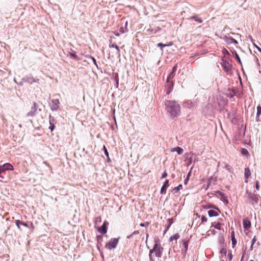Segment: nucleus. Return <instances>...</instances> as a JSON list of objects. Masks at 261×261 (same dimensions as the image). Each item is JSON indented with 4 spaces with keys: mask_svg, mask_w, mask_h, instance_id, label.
<instances>
[{
    "mask_svg": "<svg viewBox=\"0 0 261 261\" xmlns=\"http://www.w3.org/2000/svg\"><path fill=\"white\" fill-rule=\"evenodd\" d=\"M165 105L166 106L167 112L169 113L172 117H176L179 113L180 107L175 100H167Z\"/></svg>",
    "mask_w": 261,
    "mask_h": 261,
    "instance_id": "f257e3e1",
    "label": "nucleus"
},
{
    "mask_svg": "<svg viewBox=\"0 0 261 261\" xmlns=\"http://www.w3.org/2000/svg\"><path fill=\"white\" fill-rule=\"evenodd\" d=\"M120 237L118 238H113L110 239L109 242L106 245V248L109 250L116 248L118 243Z\"/></svg>",
    "mask_w": 261,
    "mask_h": 261,
    "instance_id": "f03ea898",
    "label": "nucleus"
},
{
    "mask_svg": "<svg viewBox=\"0 0 261 261\" xmlns=\"http://www.w3.org/2000/svg\"><path fill=\"white\" fill-rule=\"evenodd\" d=\"M220 64L225 72L227 74L231 73L232 66L227 60L222 59Z\"/></svg>",
    "mask_w": 261,
    "mask_h": 261,
    "instance_id": "7ed1b4c3",
    "label": "nucleus"
},
{
    "mask_svg": "<svg viewBox=\"0 0 261 261\" xmlns=\"http://www.w3.org/2000/svg\"><path fill=\"white\" fill-rule=\"evenodd\" d=\"M246 193L248 194V198L249 200H250V203L253 204V202H254L255 203H258V195L255 193H252L251 192H249L248 190H246Z\"/></svg>",
    "mask_w": 261,
    "mask_h": 261,
    "instance_id": "20e7f679",
    "label": "nucleus"
},
{
    "mask_svg": "<svg viewBox=\"0 0 261 261\" xmlns=\"http://www.w3.org/2000/svg\"><path fill=\"white\" fill-rule=\"evenodd\" d=\"M50 109L53 111H57L59 108L60 101L58 99H54L51 100L49 103Z\"/></svg>",
    "mask_w": 261,
    "mask_h": 261,
    "instance_id": "39448f33",
    "label": "nucleus"
},
{
    "mask_svg": "<svg viewBox=\"0 0 261 261\" xmlns=\"http://www.w3.org/2000/svg\"><path fill=\"white\" fill-rule=\"evenodd\" d=\"M38 108V105L36 102L34 101L33 106L31 107L30 111L27 114L26 116L27 117L35 116L37 114V111Z\"/></svg>",
    "mask_w": 261,
    "mask_h": 261,
    "instance_id": "423d86ee",
    "label": "nucleus"
},
{
    "mask_svg": "<svg viewBox=\"0 0 261 261\" xmlns=\"http://www.w3.org/2000/svg\"><path fill=\"white\" fill-rule=\"evenodd\" d=\"M109 222L107 221H105L101 226L97 227V229L99 232L101 234H105L107 233L108 230V225Z\"/></svg>",
    "mask_w": 261,
    "mask_h": 261,
    "instance_id": "0eeeda50",
    "label": "nucleus"
},
{
    "mask_svg": "<svg viewBox=\"0 0 261 261\" xmlns=\"http://www.w3.org/2000/svg\"><path fill=\"white\" fill-rule=\"evenodd\" d=\"M155 244H157V247L154 251L155 256L158 257H161L162 255L163 250V247L161 246L160 243L155 241Z\"/></svg>",
    "mask_w": 261,
    "mask_h": 261,
    "instance_id": "6e6552de",
    "label": "nucleus"
},
{
    "mask_svg": "<svg viewBox=\"0 0 261 261\" xmlns=\"http://www.w3.org/2000/svg\"><path fill=\"white\" fill-rule=\"evenodd\" d=\"M173 86H174V83L173 81H171L170 80H169V81H168V82L167 80L166 81V83L165 85V87L167 89V91L166 92L167 94H169L171 92V91L173 90Z\"/></svg>",
    "mask_w": 261,
    "mask_h": 261,
    "instance_id": "1a4fd4ad",
    "label": "nucleus"
},
{
    "mask_svg": "<svg viewBox=\"0 0 261 261\" xmlns=\"http://www.w3.org/2000/svg\"><path fill=\"white\" fill-rule=\"evenodd\" d=\"M22 81L24 82L32 84L33 83H38L39 79H35L32 76L25 77L22 79Z\"/></svg>",
    "mask_w": 261,
    "mask_h": 261,
    "instance_id": "9d476101",
    "label": "nucleus"
},
{
    "mask_svg": "<svg viewBox=\"0 0 261 261\" xmlns=\"http://www.w3.org/2000/svg\"><path fill=\"white\" fill-rule=\"evenodd\" d=\"M169 180L166 179L165 180L163 185L161 187V191H160V194H165L166 193L167 189L169 187Z\"/></svg>",
    "mask_w": 261,
    "mask_h": 261,
    "instance_id": "9b49d317",
    "label": "nucleus"
},
{
    "mask_svg": "<svg viewBox=\"0 0 261 261\" xmlns=\"http://www.w3.org/2000/svg\"><path fill=\"white\" fill-rule=\"evenodd\" d=\"M243 227L245 229L248 230L251 227V222L247 219L245 218L243 220Z\"/></svg>",
    "mask_w": 261,
    "mask_h": 261,
    "instance_id": "f8f14e48",
    "label": "nucleus"
},
{
    "mask_svg": "<svg viewBox=\"0 0 261 261\" xmlns=\"http://www.w3.org/2000/svg\"><path fill=\"white\" fill-rule=\"evenodd\" d=\"M176 68L177 66L176 65L173 67L172 71L170 72V73H169L167 77V80L168 82V81H169V80H171V79H172L174 76L175 74V72L176 71Z\"/></svg>",
    "mask_w": 261,
    "mask_h": 261,
    "instance_id": "ddd939ff",
    "label": "nucleus"
},
{
    "mask_svg": "<svg viewBox=\"0 0 261 261\" xmlns=\"http://www.w3.org/2000/svg\"><path fill=\"white\" fill-rule=\"evenodd\" d=\"M97 247L99 251H100V247L102 246V243L103 238L101 235H97Z\"/></svg>",
    "mask_w": 261,
    "mask_h": 261,
    "instance_id": "4468645a",
    "label": "nucleus"
},
{
    "mask_svg": "<svg viewBox=\"0 0 261 261\" xmlns=\"http://www.w3.org/2000/svg\"><path fill=\"white\" fill-rule=\"evenodd\" d=\"M67 56L70 57V58H73L77 61L81 60V58L76 55V52L74 50H72L71 52H68Z\"/></svg>",
    "mask_w": 261,
    "mask_h": 261,
    "instance_id": "2eb2a0df",
    "label": "nucleus"
},
{
    "mask_svg": "<svg viewBox=\"0 0 261 261\" xmlns=\"http://www.w3.org/2000/svg\"><path fill=\"white\" fill-rule=\"evenodd\" d=\"M250 175H251V172H250V169L248 167L245 168V172H244V177L246 179L245 181V182L247 183L248 182L247 179L249 178V177L250 176Z\"/></svg>",
    "mask_w": 261,
    "mask_h": 261,
    "instance_id": "dca6fc26",
    "label": "nucleus"
},
{
    "mask_svg": "<svg viewBox=\"0 0 261 261\" xmlns=\"http://www.w3.org/2000/svg\"><path fill=\"white\" fill-rule=\"evenodd\" d=\"M236 113H237V110L232 109V111L228 113L227 117L229 119L233 120V119L235 118Z\"/></svg>",
    "mask_w": 261,
    "mask_h": 261,
    "instance_id": "f3484780",
    "label": "nucleus"
},
{
    "mask_svg": "<svg viewBox=\"0 0 261 261\" xmlns=\"http://www.w3.org/2000/svg\"><path fill=\"white\" fill-rule=\"evenodd\" d=\"M182 245L184 247V250H182V253L186 255L188 248V241L184 240L182 241Z\"/></svg>",
    "mask_w": 261,
    "mask_h": 261,
    "instance_id": "a211bd4d",
    "label": "nucleus"
},
{
    "mask_svg": "<svg viewBox=\"0 0 261 261\" xmlns=\"http://www.w3.org/2000/svg\"><path fill=\"white\" fill-rule=\"evenodd\" d=\"M4 169H5V171L6 170H13V166L9 164L6 163L2 166Z\"/></svg>",
    "mask_w": 261,
    "mask_h": 261,
    "instance_id": "6ab92c4d",
    "label": "nucleus"
},
{
    "mask_svg": "<svg viewBox=\"0 0 261 261\" xmlns=\"http://www.w3.org/2000/svg\"><path fill=\"white\" fill-rule=\"evenodd\" d=\"M261 115V106L260 105H258L257 107V113H256V121L258 122L260 121L261 119H260V115Z\"/></svg>",
    "mask_w": 261,
    "mask_h": 261,
    "instance_id": "aec40b11",
    "label": "nucleus"
},
{
    "mask_svg": "<svg viewBox=\"0 0 261 261\" xmlns=\"http://www.w3.org/2000/svg\"><path fill=\"white\" fill-rule=\"evenodd\" d=\"M230 237H231V241H232V246L233 248H234L237 243V240L235 238L234 231H231V234H230Z\"/></svg>",
    "mask_w": 261,
    "mask_h": 261,
    "instance_id": "412c9836",
    "label": "nucleus"
},
{
    "mask_svg": "<svg viewBox=\"0 0 261 261\" xmlns=\"http://www.w3.org/2000/svg\"><path fill=\"white\" fill-rule=\"evenodd\" d=\"M232 54L233 56H234L235 59L239 62V63L242 67V64L241 60L240 59V58L239 55L237 54L236 51H235V50L232 51Z\"/></svg>",
    "mask_w": 261,
    "mask_h": 261,
    "instance_id": "4be33fe9",
    "label": "nucleus"
},
{
    "mask_svg": "<svg viewBox=\"0 0 261 261\" xmlns=\"http://www.w3.org/2000/svg\"><path fill=\"white\" fill-rule=\"evenodd\" d=\"M208 215L210 217H217L219 215V213L214 210H210L208 211Z\"/></svg>",
    "mask_w": 261,
    "mask_h": 261,
    "instance_id": "5701e85b",
    "label": "nucleus"
},
{
    "mask_svg": "<svg viewBox=\"0 0 261 261\" xmlns=\"http://www.w3.org/2000/svg\"><path fill=\"white\" fill-rule=\"evenodd\" d=\"M171 151L172 152L176 151V152H177L178 154L180 155V154H181L183 153L184 150L180 147L177 146V147H174V148H172V149L171 150Z\"/></svg>",
    "mask_w": 261,
    "mask_h": 261,
    "instance_id": "b1692460",
    "label": "nucleus"
},
{
    "mask_svg": "<svg viewBox=\"0 0 261 261\" xmlns=\"http://www.w3.org/2000/svg\"><path fill=\"white\" fill-rule=\"evenodd\" d=\"M110 47L115 48L117 49V54L120 56V50L119 46L115 43L113 44H109Z\"/></svg>",
    "mask_w": 261,
    "mask_h": 261,
    "instance_id": "393cba45",
    "label": "nucleus"
},
{
    "mask_svg": "<svg viewBox=\"0 0 261 261\" xmlns=\"http://www.w3.org/2000/svg\"><path fill=\"white\" fill-rule=\"evenodd\" d=\"M203 207L204 208H206V209L213 208L214 209L217 210L219 213H221L220 210L217 207H216L215 205L211 204H207L203 206Z\"/></svg>",
    "mask_w": 261,
    "mask_h": 261,
    "instance_id": "a878e982",
    "label": "nucleus"
},
{
    "mask_svg": "<svg viewBox=\"0 0 261 261\" xmlns=\"http://www.w3.org/2000/svg\"><path fill=\"white\" fill-rule=\"evenodd\" d=\"M223 39L225 41V42L227 44H230L232 43V37H229L226 36H224L223 38Z\"/></svg>",
    "mask_w": 261,
    "mask_h": 261,
    "instance_id": "bb28decb",
    "label": "nucleus"
},
{
    "mask_svg": "<svg viewBox=\"0 0 261 261\" xmlns=\"http://www.w3.org/2000/svg\"><path fill=\"white\" fill-rule=\"evenodd\" d=\"M225 244L224 243H223L222 244H221V248L220 249V253L221 254H224L225 256L226 255V253H227V250L226 249H225Z\"/></svg>",
    "mask_w": 261,
    "mask_h": 261,
    "instance_id": "cd10ccee",
    "label": "nucleus"
},
{
    "mask_svg": "<svg viewBox=\"0 0 261 261\" xmlns=\"http://www.w3.org/2000/svg\"><path fill=\"white\" fill-rule=\"evenodd\" d=\"M241 153L242 155L246 156H248V155H249V153L248 151L247 150V149H246V148H241Z\"/></svg>",
    "mask_w": 261,
    "mask_h": 261,
    "instance_id": "c85d7f7f",
    "label": "nucleus"
},
{
    "mask_svg": "<svg viewBox=\"0 0 261 261\" xmlns=\"http://www.w3.org/2000/svg\"><path fill=\"white\" fill-rule=\"evenodd\" d=\"M220 200L223 201L225 204H228L229 203L227 197L224 194L221 197Z\"/></svg>",
    "mask_w": 261,
    "mask_h": 261,
    "instance_id": "c756f323",
    "label": "nucleus"
},
{
    "mask_svg": "<svg viewBox=\"0 0 261 261\" xmlns=\"http://www.w3.org/2000/svg\"><path fill=\"white\" fill-rule=\"evenodd\" d=\"M191 18L193 19V20H194L198 22L199 23H202V20L200 18L198 17L196 15L192 16L191 17Z\"/></svg>",
    "mask_w": 261,
    "mask_h": 261,
    "instance_id": "7c9ffc66",
    "label": "nucleus"
},
{
    "mask_svg": "<svg viewBox=\"0 0 261 261\" xmlns=\"http://www.w3.org/2000/svg\"><path fill=\"white\" fill-rule=\"evenodd\" d=\"M179 238V234L178 233H175V234H174L173 236H171L169 240H170V241H172L174 240H177V239H178Z\"/></svg>",
    "mask_w": 261,
    "mask_h": 261,
    "instance_id": "2f4dec72",
    "label": "nucleus"
},
{
    "mask_svg": "<svg viewBox=\"0 0 261 261\" xmlns=\"http://www.w3.org/2000/svg\"><path fill=\"white\" fill-rule=\"evenodd\" d=\"M182 189V186L181 184H179L178 186L175 187L173 191L174 192V193H177L179 190Z\"/></svg>",
    "mask_w": 261,
    "mask_h": 261,
    "instance_id": "473e14b6",
    "label": "nucleus"
},
{
    "mask_svg": "<svg viewBox=\"0 0 261 261\" xmlns=\"http://www.w3.org/2000/svg\"><path fill=\"white\" fill-rule=\"evenodd\" d=\"M49 123L56 124L57 123V120H56V119L54 117L51 116L50 115H49Z\"/></svg>",
    "mask_w": 261,
    "mask_h": 261,
    "instance_id": "72a5a7b5",
    "label": "nucleus"
},
{
    "mask_svg": "<svg viewBox=\"0 0 261 261\" xmlns=\"http://www.w3.org/2000/svg\"><path fill=\"white\" fill-rule=\"evenodd\" d=\"M127 24V22H125V28L124 29L123 27H121L119 29V31L121 34L124 33L125 32L127 31L126 25Z\"/></svg>",
    "mask_w": 261,
    "mask_h": 261,
    "instance_id": "f704fd0d",
    "label": "nucleus"
},
{
    "mask_svg": "<svg viewBox=\"0 0 261 261\" xmlns=\"http://www.w3.org/2000/svg\"><path fill=\"white\" fill-rule=\"evenodd\" d=\"M156 247H157V244H155V243L153 245V248L152 249H150V251H149V255H152V254L154 252V251H155V249L156 248Z\"/></svg>",
    "mask_w": 261,
    "mask_h": 261,
    "instance_id": "c9c22d12",
    "label": "nucleus"
},
{
    "mask_svg": "<svg viewBox=\"0 0 261 261\" xmlns=\"http://www.w3.org/2000/svg\"><path fill=\"white\" fill-rule=\"evenodd\" d=\"M114 79H115V81L116 82V86L117 88L118 87V85H119V79H118V73L115 74Z\"/></svg>",
    "mask_w": 261,
    "mask_h": 261,
    "instance_id": "e433bc0d",
    "label": "nucleus"
},
{
    "mask_svg": "<svg viewBox=\"0 0 261 261\" xmlns=\"http://www.w3.org/2000/svg\"><path fill=\"white\" fill-rule=\"evenodd\" d=\"M15 224H16V225L17 226V227H18V228L20 230H22V229L20 227V225H21V222H20V220H15Z\"/></svg>",
    "mask_w": 261,
    "mask_h": 261,
    "instance_id": "4c0bfd02",
    "label": "nucleus"
},
{
    "mask_svg": "<svg viewBox=\"0 0 261 261\" xmlns=\"http://www.w3.org/2000/svg\"><path fill=\"white\" fill-rule=\"evenodd\" d=\"M214 192H215L214 194L216 196H220L221 197L222 196H223V194H224L223 193H222V192H221L220 191H215Z\"/></svg>",
    "mask_w": 261,
    "mask_h": 261,
    "instance_id": "58836bf2",
    "label": "nucleus"
},
{
    "mask_svg": "<svg viewBox=\"0 0 261 261\" xmlns=\"http://www.w3.org/2000/svg\"><path fill=\"white\" fill-rule=\"evenodd\" d=\"M212 226H214L216 229L218 230H220L221 229V224L219 222L216 223L215 225H214L213 224Z\"/></svg>",
    "mask_w": 261,
    "mask_h": 261,
    "instance_id": "ea45409f",
    "label": "nucleus"
},
{
    "mask_svg": "<svg viewBox=\"0 0 261 261\" xmlns=\"http://www.w3.org/2000/svg\"><path fill=\"white\" fill-rule=\"evenodd\" d=\"M150 223L148 222H146L145 223H141L140 224V226L141 227H147L149 225Z\"/></svg>",
    "mask_w": 261,
    "mask_h": 261,
    "instance_id": "a19ab883",
    "label": "nucleus"
},
{
    "mask_svg": "<svg viewBox=\"0 0 261 261\" xmlns=\"http://www.w3.org/2000/svg\"><path fill=\"white\" fill-rule=\"evenodd\" d=\"M55 123H49V129L50 130L51 132H53L55 127Z\"/></svg>",
    "mask_w": 261,
    "mask_h": 261,
    "instance_id": "79ce46f5",
    "label": "nucleus"
},
{
    "mask_svg": "<svg viewBox=\"0 0 261 261\" xmlns=\"http://www.w3.org/2000/svg\"><path fill=\"white\" fill-rule=\"evenodd\" d=\"M103 151H104V153L107 156H108V155H109V152L106 148V147L105 146V145H103Z\"/></svg>",
    "mask_w": 261,
    "mask_h": 261,
    "instance_id": "37998d69",
    "label": "nucleus"
},
{
    "mask_svg": "<svg viewBox=\"0 0 261 261\" xmlns=\"http://www.w3.org/2000/svg\"><path fill=\"white\" fill-rule=\"evenodd\" d=\"M21 222V225H22L24 227H26L27 228H30L29 225L28 224V223H25L24 222H23L22 221H20Z\"/></svg>",
    "mask_w": 261,
    "mask_h": 261,
    "instance_id": "c03bdc74",
    "label": "nucleus"
},
{
    "mask_svg": "<svg viewBox=\"0 0 261 261\" xmlns=\"http://www.w3.org/2000/svg\"><path fill=\"white\" fill-rule=\"evenodd\" d=\"M157 46L158 47H161V49L162 50H163V47H166V44H163L162 43H159L158 44H157Z\"/></svg>",
    "mask_w": 261,
    "mask_h": 261,
    "instance_id": "a18cd8bd",
    "label": "nucleus"
},
{
    "mask_svg": "<svg viewBox=\"0 0 261 261\" xmlns=\"http://www.w3.org/2000/svg\"><path fill=\"white\" fill-rule=\"evenodd\" d=\"M255 189L257 190H259V182L258 181H255Z\"/></svg>",
    "mask_w": 261,
    "mask_h": 261,
    "instance_id": "49530a36",
    "label": "nucleus"
},
{
    "mask_svg": "<svg viewBox=\"0 0 261 261\" xmlns=\"http://www.w3.org/2000/svg\"><path fill=\"white\" fill-rule=\"evenodd\" d=\"M94 64L96 66V67L98 68V65H97V62H96V59L93 57H92V56H90Z\"/></svg>",
    "mask_w": 261,
    "mask_h": 261,
    "instance_id": "de8ad7c7",
    "label": "nucleus"
},
{
    "mask_svg": "<svg viewBox=\"0 0 261 261\" xmlns=\"http://www.w3.org/2000/svg\"><path fill=\"white\" fill-rule=\"evenodd\" d=\"M167 221L168 224H169V226H171L173 224V219L172 218L168 219Z\"/></svg>",
    "mask_w": 261,
    "mask_h": 261,
    "instance_id": "09e8293b",
    "label": "nucleus"
},
{
    "mask_svg": "<svg viewBox=\"0 0 261 261\" xmlns=\"http://www.w3.org/2000/svg\"><path fill=\"white\" fill-rule=\"evenodd\" d=\"M201 220L202 223L206 222L207 221V219L205 216H202Z\"/></svg>",
    "mask_w": 261,
    "mask_h": 261,
    "instance_id": "8fccbe9b",
    "label": "nucleus"
},
{
    "mask_svg": "<svg viewBox=\"0 0 261 261\" xmlns=\"http://www.w3.org/2000/svg\"><path fill=\"white\" fill-rule=\"evenodd\" d=\"M225 168L228 170L230 172H231V170L232 169V167L229 165H226L225 166Z\"/></svg>",
    "mask_w": 261,
    "mask_h": 261,
    "instance_id": "3c124183",
    "label": "nucleus"
},
{
    "mask_svg": "<svg viewBox=\"0 0 261 261\" xmlns=\"http://www.w3.org/2000/svg\"><path fill=\"white\" fill-rule=\"evenodd\" d=\"M168 175V174L167 173V172L166 171H165L162 174V177H161V179H163V178H166Z\"/></svg>",
    "mask_w": 261,
    "mask_h": 261,
    "instance_id": "603ef678",
    "label": "nucleus"
},
{
    "mask_svg": "<svg viewBox=\"0 0 261 261\" xmlns=\"http://www.w3.org/2000/svg\"><path fill=\"white\" fill-rule=\"evenodd\" d=\"M228 256L229 260L230 261L232 258V255L231 251H229Z\"/></svg>",
    "mask_w": 261,
    "mask_h": 261,
    "instance_id": "864d4df0",
    "label": "nucleus"
},
{
    "mask_svg": "<svg viewBox=\"0 0 261 261\" xmlns=\"http://www.w3.org/2000/svg\"><path fill=\"white\" fill-rule=\"evenodd\" d=\"M256 241V237L254 236L253 237V238L252 239V241H251V244H252V246H253V245L254 244V243H255Z\"/></svg>",
    "mask_w": 261,
    "mask_h": 261,
    "instance_id": "5fc2aeb1",
    "label": "nucleus"
},
{
    "mask_svg": "<svg viewBox=\"0 0 261 261\" xmlns=\"http://www.w3.org/2000/svg\"><path fill=\"white\" fill-rule=\"evenodd\" d=\"M253 45H254V46L256 48H257V49L259 52H260V53H261V48H260L258 46H257V45L256 44H255L254 43H253Z\"/></svg>",
    "mask_w": 261,
    "mask_h": 261,
    "instance_id": "6e6d98bb",
    "label": "nucleus"
},
{
    "mask_svg": "<svg viewBox=\"0 0 261 261\" xmlns=\"http://www.w3.org/2000/svg\"><path fill=\"white\" fill-rule=\"evenodd\" d=\"M5 172V169H3L2 166H0V177H1V174Z\"/></svg>",
    "mask_w": 261,
    "mask_h": 261,
    "instance_id": "4d7b16f0",
    "label": "nucleus"
},
{
    "mask_svg": "<svg viewBox=\"0 0 261 261\" xmlns=\"http://www.w3.org/2000/svg\"><path fill=\"white\" fill-rule=\"evenodd\" d=\"M189 180V177H186V179L184 180V184L187 185Z\"/></svg>",
    "mask_w": 261,
    "mask_h": 261,
    "instance_id": "13d9d810",
    "label": "nucleus"
},
{
    "mask_svg": "<svg viewBox=\"0 0 261 261\" xmlns=\"http://www.w3.org/2000/svg\"><path fill=\"white\" fill-rule=\"evenodd\" d=\"M230 34H231V35H236V36H239L240 37H241V35H240V34H236V33H233V32H230V33L228 34V35H230Z\"/></svg>",
    "mask_w": 261,
    "mask_h": 261,
    "instance_id": "bf43d9fd",
    "label": "nucleus"
},
{
    "mask_svg": "<svg viewBox=\"0 0 261 261\" xmlns=\"http://www.w3.org/2000/svg\"><path fill=\"white\" fill-rule=\"evenodd\" d=\"M139 233V230H136V231H134L132 233V235L134 236V235H136V234H138Z\"/></svg>",
    "mask_w": 261,
    "mask_h": 261,
    "instance_id": "052dcab7",
    "label": "nucleus"
},
{
    "mask_svg": "<svg viewBox=\"0 0 261 261\" xmlns=\"http://www.w3.org/2000/svg\"><path fill=\"white\" fill-rule=\"evenodd\" d=\"M171 226H169V224H166V229H165V232L166 231H167L169 229V228Z\"/></svg>",
    "mask_w": 261,
    "mask_h": 261,
    "instance_id": "680f3d73",
    "label": "nucleus"
},
{
    "mask_svg": "<svg viewBox=\"0 0 261 261\" xmlns=\"http://www.w3.org/2000/svg\"><path fill=\"white\" fill-rule=\"evenodd\" d=\"M232 43L237 44H238V42L237 40H236V39H234V38H232Z\"/></svg>",
    "mask_w": 261,
    "mask_h": 261,
    "instance_id": "e2e57ef3",
    "label": "nucleus"
},
{
    "mask_svg": "<svg viewBox=\"0 0 261 261\" xmlns=\"http://www.w3.org/2000/svg\"><path fill=\"white\" fill-rule=\"evenodd\" d=\"M166 44V46H170L173 45V43H172V42H170L168 44Z\"/></svg>",
    "mask_w": 261,
    "mask_h": 261,
    "instance_id": "0e129e2a",
    "label": "nucleus"
},
{
    "mask_svg": "<svg viewBox=\"0 0 261 261\" xmlns=\"http://www.w3.org/2000/svg\"><path fill=\"white\" fill-rule=\"evenodd\" d=\"M212 177H211L208 179V185H207V187L209 186L210 184V182H211V180L212 179Z\"/></svg>",
    "mask_w": 261,
    "mask_h": 261,
    "instance_id": "69168bd1",
    "label": "nucleus"
},
{
    "mask_svg": "<svg viewBox=\"0 0 261 261\" xmlns=\"http://www.w3.org/2000/svg\"><path fill=\"white\" fill-rule=\"evenodd\" d=\"M29 226H30L29 228H31L32 229H33L34 228V226L32 223H31V224H30V225H29Z\"/></svg>",
    "mask_w": 261,
    "mask_h": 261,
    "instance_id": "338daca9",
    "label": "nucleus"
},
{
    "mask_svg": "<svg viewBox=\"0 0 261 261\" xmlns=\"http://www.w3.org/2000/svg\"><path fill=\"white\" fill-rule=\"evenodd\" d=\"M149 259L150 261H154V260L153 259L152 256L151 255H149Z\"/></svg>",
    "mask_w": 261,
    "mask_h": 261,
    "instance_id": "774afa93",
    "label": "nucleus"
}]
</instances>
